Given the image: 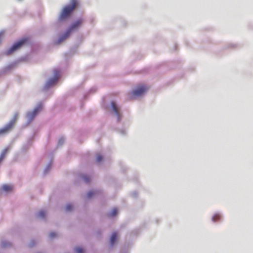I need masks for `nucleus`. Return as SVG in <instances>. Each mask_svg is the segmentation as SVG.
Masks as SVG:
<instances>
[{"mask_svg":"<svg viewBox=\"0 0 253 253\" xmlns=\"http://www.w3.org/2000/svg\"><path fill=\"white\" fill-rule=\"evenodd\" d=\"M13 187L10 185L5 184L1 187L2 190L8 192L12 191Z\"/></svg>","mask_w":253,"mask_h":253,"instance_id":"9","label":"nucleus"},{"mask_svg":"<svg viewBox=\"0 0 253 253\" xmlns=\"http://www.w3.org/2000/svg\"><path fill=\"white\" fill-rule=\"evenodd\" d=\"M111 106L114 112L117 116H119V108L117 106L116 103L114 101L111 102Z\"/></svg>","mask_w":253,"mask_h":253,"instance_id":"8","label":"nucleus"},{"mask_svg":"<svg viewBox=\"0 0 253 253\" xmlns=\"http://www.w3.org/2000/svg\"><path fill=\"white\" fill-rule=\"evenodd\" d=\"M18 114L17 113L15 114L13 119L3 128L0 129V135L7 133L12 129L16 121L18 119Z\"/></svg>","mask_w":253,"mask_h":253,"instance_id":"2","label":"nucleus"},{"mask_svg":"<svg viewBox=\"0 0 253 253\" xmlns=\"http://www.w3.org/2000/svg\"><path fill=\"white\" fill-rule=\"evenodd\" d=\"M117 237V233L114 232L112 234L111 239H110V243L111 245H114L116 241Z\"/></svg>","mask_w":253,"mask_h":253,"instance_id":"10","label":"nucleus"},{"mask_svg":"<svg viewBox=\"0 0 253 253\" xmlns=\"http://www.w3.org/2000/svg\"><path fill=\"white\" fill-rule=\"evenodd\" d=\"M96 192L95 191H90L87 193V198H90L92 196L96 194Z\"/></svg>","mask_w":253,"mask_h":253,"instance_id":"14","label":"nucleus"},{"mask_svg":"<svg viewBox=\"0 0 253 253\" xmlns=\"http://www.w3.org/2000/svg\"><path fill=\"white\" fill-rule=\"evenodd\" d=\"M149 89V87L144 85H138L136 89L132 92V96H140L145 93Z\"/></svg>","mask_w":253,"mask_h":253,"instance_id":"3","label":"nucleus"},{"mask_svg":"<svg viewBox=\"0 0 253 253\" xmlns=\"http://www.w3.org/2000/svg\"><path fill=\"white\" fill-rule=\"evenodd\" d=\"M2 246L5 247H6V245L5 243H2Z\"/></svg>","mask_w":253,"mask_h":253,"instance_id":"20","label":"nucleus"},{"mask_svg":"<svg viewBox=\"0 0 253 253\" xmlns=\"http://www.w3.org/2000/svg\"><path fill=\"white\" fill-rule=\"evenodd\" d=\"M28 41L27 38H24L14 44L12 47L7 51L8 54H10L16 50L19 49Z\"/></svg>","mask_w":253,"mask_h":253,"instance_id":"4","label":"nucleus"},{"mask_svg":"<svg viewBox=\"0 0 253 253\" xmlns=\"http://www.w3.org/2000/svg\"><path fill=\"white\" fill-rule=\"evenodd\" d=\"M118 213V210L116 208L113 209L112 211L108 214L110 217H113L117 215Z\"/></svg>","mask_w":253,"mask_h":253,"instance_id":"11","label":"nucleus"},{"mask_svg":"<svg viewBox=\"0 0 253 253\" xmlns=\"http://www.w3.org/2000/svg\"><path fill=\"white\" fill-rule=\"evenodd\" d=\"M83 178L85 182H88L90 180V178L87 176H84Z\"/></svg>","mask_w":253,"mask_h":253,"instance_id":"18","label":"nucleus"},{"mask_svg":"<svg viewBox=\"0 0 253 253\" xmlns=\"http://www.w3.org/2000/svg\"><path fill=\"white\" fill-rule=\"evenodd\" d=\"M61 141V139L59 140V143H60Z\"/></svg>","mask_w":253,"mask_h":253,"instance_id":"21","label":"nucleus"},{"mask_svg":"<svg viewBox=\"0 0 253 253\" xmlns=\"http://www.w3.org/2000/svg\"><path fill=\"white\" fill-rule=\"evenodd\" d=\"M76 252L77 253H84V250L83 248L81 247H78L76 248L75 249Z\"/></svg>","mask_w":253,"mask_h":253,"instance_id":"15","label":"nucleus"},{"mask_svg":"<svg viewBox=\"0 0 253 253\" xmlns=\"http://www.w3.org/2000/svg\"><path fill=\"white\" fill-rule=\"evenodd\" d=\"M59 79V72L57 71L55 72V77L49 80L46 84V86L47 87H50L51 86L54 84L58 81Z\"/></svg>","mask_w":253,"mask_h":253,"instance_id":"7","label":"nucleus"},{"mask_svg":"<svg viewBox=\"0 0 253 253\" xmlns=\"http://www.w3.org/2000/svg\"><path fill=\"white\" fill-rule=\"evenodd\" d=\"M103 160V157L101 154H97L96 156V161L98 163L100 162Z\"/></svg>","mask_w":253,"mask_h":253,"instance_id":"16","label":"nucleus"},{"mask_svg":"<svg viewBox=\"0 0 253 253\" xmlns=\"http://www.w3.org/2000/svg\"><path fill=\"white\" fill-rule=\"evenodd\" d=\"M42 104H39L38 106L34 110L33 112H29L27 114V117L29 120L31 121L36 115L42 110Z\"/></svg>","mask_w":253,"mask_h":253,"instance_id":"6","label":"nucleus"},{"mask_svg":"<svg viewBox=\"0 0 253 253\" xmlns=\"http://www.w3.org/2000/svg\"><path fill=\"white\" fill-rule=\"evenodd\" d=\"M73 209V206L71 204H68L66 207V211H69Z\"/></svg>","mask_w":253,"mask_h":253,"instance_id":"17","label":"nucleus"},{"mask_svg":"<svg viewBox=\"0 0 253 253\" xmlns=\"http://www.w3.org/2000/svg\"><path fill=\"white\" fill-rule=\"evenodd\" d=\"M78 5V2L77 0H71V4L65 6L63 8L60 15L59 20H64L68 18Z\"/></svg>","mask_w":253,"mask_h":253,"instance_id":"1","label":"nucleus"},{"mask_svg":"<svg viewBox=\"0 0 253 253\" xmlns=\"http://www.w3.org/2000/svg\"><path fill=\"white\" fill-rule=\"evenodd\" d=\"M57 234L55 232H51L49 234V237L50 238H53L56 237Z\"/></svg>","mask_w":253,"mask_h":253,"instance_id":"19","label":"nucleus"},{"mask_svg":"<svg viewBox=\"0 0 253 253\" xmlns=\"http://www.w3.org/2000/svg\"><path fill=\"white\" fill-rule=\"evenodd\" d=\"M220 217H221V216H220V214L216 213V214H215L212 216V219L213 221L215 222V221L219 220L220 219Z\"/></svg>","mask_w":253,"mask_h":253,"instance_id":"13","label":"nucleus"},{"mask_svg":"<svg viewBox=\"0 0 253 253\" xmlns=\"http://www.w3.org/2000/svg\"><path fill=\"white\" fill-rule=\"evenodd\" d=\"M46 215V211L43 210L40 211L38 214L39 217L44 218Z\"/></svg>","mask_w":253,"mask_h":253,"instance_id":"12","label":"nucleus"},{"mask_svg":"<svg viewBox=\"0 0 253 253\" xmlns=\"http://www.w3.org/2000/svg\"><path fill=\"white\" fill-rule=\"evenodd\" d=\"M83 21L82 19H79L77 20L75 22H74L73 24H72L71 26L70 27L65 35L64 36V39H66L69 36L70 33L72 31L78 28L83 23Z\"/></svg>","mask_w":253,"mask_h":253,"instance_id":"5","label":"nucleus"}]
</instances>
